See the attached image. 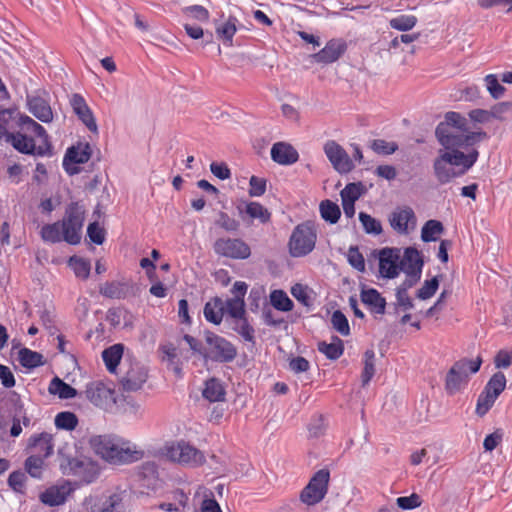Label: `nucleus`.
I'll use <instances>...</instances> for the list:
<instances>
[{"mask_svg": "<svg viewBox=\"0 0 512 512\" xmlns=\"http://www.w3.org/2000/svg\"><path fill=\"white\" fill-rule=\"evenodd\" d=\"M478 156L479 153L476 149H472L467 154L461 151H440V155L435 159L433 165L435 176L440 183H447L457 175L454 166H462L468 170L477 161Z\"/></svg>", "mask_w": 512, "mask_h": 512, "instance_id": "nucleus-1", "label": "nucleus"}, {"mask_svg": "<svg viewBox=\"0 0 512 512\" xmlns=\"http://www.w3.org/2000/svg\"><path fill=\"white\" fill-rule=\"evenodd\" d=\"M435 135L439 143L446 149L445 152L459 151L460 148L474 146L488 137L484 131H459L449 129V126L443 124L437 126Z\"/></svg>", "mask_w": 512, "mask_h": 512, "instance_id": "nucleus-2", "label": "nucleus"}, {"mask_svg": "<svg viewBox=\"0 0 512 512\" xmlns=\"http://www.w3.org/2000/svg\"><path fill=\"white\" fill-rule=\"evenodd\" d=\"M482 364V359H461L454 363L446 376V390L449 394L460 391L468 382L469 375L476 373Z\"/></svg>", "mask_w": 512, "mask_h": 512, "instance_id": "nucleus-3", "label": "nucleus"}, {"mask_svg": "<svg viewBox=\"0 0 512 512\" xmlns=\"http://www.w3.org/2000/svg\"><path fill=\"white\" fill-rule=\"evenodd\" d=\"M317 233L313 225L305 222L297 225L288 242L289 253L292 257H303L315 248Z\"/></svg>", "mask_w": 512, "mask_h": 512, "instance_id": "nucleus-4", "label": "nucleus"}, {"mask_svg": "<svg viewBox=\"0 0 512 512\" xmlns=\"http://www.w3.org/2000/svg\"><path fill=\"white\" fill-rule=\"evenodd\" d=\"M85 210L78 202H73L66 208L65 216L61 222L63 239L71 245L81 240Z\"/></svg>", "mask_w": 512, "mask_h": 512, "instance_id": "nucleus-5", "label": "nucleus"}, {"mask_svg": "<svg viewBox=\"0 0 512 512\" xmlns=\"http://www.w3.org/2000/svg\"><path fill=\"white\" fill-rule=\"evenodd\" d=\"M236 355V347L227 339L213 332L205 333L204 359L224 363L231 362Z\"/></svg>", "mask_w": 512, "mask_h": 512, "instance_id": "nucleus-6", "label": "nucleus"}, {"mask_svg": "<svg viewBox=\"0 0 512 512\" xmlns=\"http://www.w3.org/2000/svg\"><path fill=\"white\" fill-rule=\"evenodd\" d=\"M65 474L78 477L82 482L89 484L99 475V467L87 457H67L61 463Z\"/></svg>", "mask_w": 512, "mask_h": 512, "instance_id": "nucleus-7", "label": "nucleus"}, {"mask_svg": "<svg viewBox=\"0 0 512 512\" xmlns=\"http://www.w3.org/2000/svg\"><path fill=\"white\" fill-rule=\"evenodd\" d=\"M165 455L179 464L198 466L204 463L203 453L184 441L173 442L165 446Z\"/></svg>", "mask_w": 512, "mask_h": 512, "instance_id": "nucleus-8", "label": "nucleus"}, {"mask_svg": "<svg viewBox=\"0 0 512 512\" xmlns=\"http://www.w3.org/2000/svg\"><path fill=\"white\" fill-rule=\"evenodd\" d=\"M330 473L327 469L317 471L302 490L300 499L308 506L321 502L328 492Z\"/></svg>", "mask_w": 512, "mask_h": 512, "instance_id": "nucleus-9", "label": "nucleus"}, {"mask_svg": "<svg viewBox=\"0 0 512 512\" xmlns=\"http://www.w3.org/2000/svg\"><path fill=\"white\" fill-rule=\"evenodd\" d=\"M143 451L138 449L132 442L117 436L107 457L111 464H129L143 458Z\"/></svg>", "mask_w": 512, "mask_h": 512, "instance_id": "nucleus-10", "label": "nucleus"}, {"mask_svg": "<svg viewBox=\"0 0 512 512\" xmlns=\"http://www.w3.org/2000/svg\"><path fill=\"white\" fill-rule=\"evenodd\" d=\"M324 153L330 161L332 167L340 174H348L354 168V162L345 149L334 140H329L324 144Z\"/></svg>", "mask_w": 512, "mask_h": 512, "instance_id": "nucleus-11", "label": "nucleus"}, {"mask_svg": "<svg viewBox=\"0 0 512 512\" xmlns=\"http://www.w3.org/2000/svg\"><path fill=\"white\" fill-rule=\"evenodd\" d=\"M7 143L11 144L17 151L23 154L37 156H50L52 154L50 143H40L37 146L33 138L21 132L9 135Z\"/></svg>", "mask_w": 512, "mask_h": 512, "instance_id": "nucleus-12", "label": "nucleus"}, {"mask_svg": "<svg viewBox=\"0 0 512 512\" xmlns=\"http://www.w3.org/2000/svg\"><path fill=\"white\" fill-rule=\"evenodd\" d=\"M216 254L232 259H246L251 250L247 243L238 238H220L214 243Z\"/></svg>", "mask_w": 512, "mask_h": 512, "instance_id": "nucleus-13", "label": "nucleus"}, {"mask_svg": "<svg viewBox=\"0 0 512 512\" xmlns=\"http://www.w3.org/2000/svg\"><path fill=\"white\" fill-rule=\"evenodd\" d=\"M85 394L91 403L102 409L111 408L116 402L115 391L103 382L89 383Z\"/></svg>", "mask_w": 512, "mask_h": 512, "instance_id": "nucleus-14", "label": "nucleus"}, {"mask_svg": "<svg viewBox=\"0 0 512 512\" xmlns=\"http://www.w3.org/2000/svg\"><path fill=\"white\" fill-rule=\"evenodd\" d=\"M379 274L386 279L396 278L400 273V249L382 248L378 252Z\"/></svg>", "mask_w": 512, "mask_h": 512, "instance_id": "nucleus-15", "label": "nucleus"}, {"mask_svg": "<svg viewBox=\"0 0 512 512\" xmlns=\"http://www.w3.org/2000/svg\"><path fill=\"white\" fill-rule=\"evenodd\" d=\"M416 216L412 208L408 206L396 208L389 216V223L393 230L399 234H409L415 229Z\"/></svg>", "mask_w": 512, "mask_h": 512, "instance_id": "nucleus-16", "label": "nucleus"}, {"mask_svg": "<svg viewBox=\"0 0 512 512\" xmlns=\"http://www.w3.org/2000/svg\"><path fill=\"white\" fill-rule=\"evenodd\" d=\"M74 487L71 482L63 481L57 485L47 488L40 494V500L48 506H59L66 502L67 498L73 493Z\"/></svg>", "mask_w": 512, "mask_h": 512, "instance_id": "nucleus-17", "label": "nucleus"}, {"mask_svg": "<svg viewBox=\"0 0 512 512\" xmlns=\"http://www.w3.org/2000/svg\"><path fill=\"white\" fill-rule=\"evenodd\" d=\"M90 157V145L88 143H79L67 150L63 160V166L68 174L73 175L78 173L79 170L71 164H84L90 159Z\"/></svg>", "mask_w": 512, "mask_h": 512, "instance_id": "nucleus-18", "label": "nucleus"}, {"mask_svg": "<svg viewBox=\"0 0 512 512\" xmlns=\"http://www.w3.org/2000/svg\"><path fill=\"white\" fill-rule=\"evenodd\" d=\"M69 103L73 109V112L78 116V118L88 128V130L97 134L98 126L96 120L85 99L80 94L75 93L71 95Z\"/></svg>", "mask_w": 512, "mask_h": 512, "instance_id": "nucleus-19", "label": "nucleus"}, {"mask_svg": "<svg viewBox=\"0 0 512 512\" xmlns=\"http://www.w3.org/2000/svg\"><path fill=\"white\" fill-rule=\"evenodd\" d=\"M147 379V371L144 366L134 363L121 378V385L124 391L132 392L139 390Z\"/></svg>", "mask_w": 512, "mask_h": 512, "instance_id": "nucleus-20", "label": "nucleus"}, {"mask_svg": "<svg viewBox=\"0 0 512 512\" xmlns=\"http://www.w3.org/2000/svg\"><path fill=\"white\" fill-rule=\"evenodd\" d=\"M271 158L280 165H291L298 161L299 154L290 144L278 142L271 148Z\"/></svg>", "mask_w": 512, "mask_h": 512, "instance_id": "nucleus-21", "label": "nucleus"}, {"mask_svg": "<svg viewBox=\"0 0 512 512\" xmlns=\"http://www.w3.org/2000/svg\"><path fill=\"white\" fill-rule=\"evenodd\" d=\"M345 44L340 40H330L325 47L313 55L317 63H332L340 58L345 51Z\"/></svg>", "mask_w": 512, "mask_h": 512, "instance_id": "nucleus-22", "label": "nucleus"}, {"mask_svg": "<svg viewBox=\"0 0 512 512\" xmlns=\"http://www.w3.org/2000/svg\"><path fill=\"white\" fill-rule=\"evenodd\" d=\"M400 271L405 274H421L423 261L420 253L415 248L409 247L404 251V255L400 257Z\"/></svg>", "mask_w": 512, "mask_h": 512, "instance_id": "nucleus-23", "label": "nucleus"}, {"mask_svg": "<svg viewBox=\"0 0 512 512\" xmlns=\"http://www.w3.org/2000/svg\"><path fill=\"white\" fill-rule=\"evenodd\" d=\"M27 104L29 111L40 121L49 123L53 120V112L49 103L42 97H28Z\"/></svg>", "mask_w": 512, "mask_h": 512, "instance_id": "nucleus-24", "label": "nucleus"}, {"mask_svg": "<svg viewBox=\"0 0 512 512\" xmlns=\"http://www.w3.org/2000/svg\"><path fill=\"white\" fill-rule=\"evenodd\" d=\"M29 446L33 449L35 456H41L43 459L49 457L53 453L52 435L46 432L34 435L29 440Z\"/></svg>", "mask_w": 512, "mask_h": 512, "instance_id": "nucleus-25", "label": "nucleus"}, {"mask_svg": "<svg viewBox=\"0 0 512 512\" xmlns=\"http://www.w3.org/2000/svg\"><path fill=\"white\" fill-rule=\"evenodd\" d=\"M116 438L117 435L114 434L94 435L89 439V446L95 454L106 461Z\"/></svg>", "mask_w": 512, "mask_h": 512, "instance_id": "nucleus-26", "label": "nucleus"}, {"mask_svg": "<svg viewBox=\"0 0 512 512\" xmlns=\"http://www.w3.org/2000/svg\"><path fill=\"white\" fill-rule=\"evenodd\" d=\"M361 301L370 309L372 313L384 314L386 308V300L374 288L363 289L361 291Z\"/></svg>", "mask_w": 512, "mask_h": 512, "instance_id": "nucleus-27", "label": "nucleus"}, {"mask_svg": "<svg viewBox=\"0 0 512 512\" xmlns=\"http://www.w3.org/2000/svg\"><path fill=\"white\" fill-rule=\"evenodd\" d=\"M225 394V388L220 380L211 378L205 382L202 395L209 402L224 401Z\"/></svg>", "mask_w": 512, "mask_h": 512, "instance_id": "nucleus-28", "label": "nucleus"}, {"mask_svg": "<svg viewBox=\"0 0 512 512\" xmlns=\"http://www.w3.org/2000/svg\"><path fill=\"white\" fill-rule=\"evenodd\" d=\"M122 344H114L102 352V358L110 373H115L123 355Z\"/></svg>", "mask_w": 512, "mask_h": 512, "instance_id": "nucleus-29", "label": "nucleus"}, {"mask_svg": "<svg viewBox=\"0 0 512 512\" xmlns=\"http://www.w3.org/2000/svg\"><path fill=\"white\" fill-rule=\"evenodd\" d=\"M205 319L213 324H220L224 316V301L218 297L207 302L204 307Z\"/></svg>", "mask_w": 512, "mask_h": 512, "instance_id": "nucleus-30", "label": "nucleus"}, {"mask_svg": "<svg viewBox=\"0 0 512 512\" xmlns=\"http://www.w3.org/2000/svg\"><path fill=\"white\" fill-rule=\"evenodd\" d=\"M18 361L23 367L27 369H34L44 365L45 363L44 357L41 353L30 350L28 348H21L18 351Z\"/></svg>", "mask_w": 512, "mask_h": 512, "instance_id": "nucleus-31", "label": "nucleus"}, {"mask_svg": "<svg viewBox=\"0 0 512 512\" xmlns=\"http://www.w3.org/2000/svg\"><path fill=\"white\" fill-rule=\"evenodd\" d=\"M238 20L235 17H229L224 23L217 24L215 27L217 37L229 46L232 45Z\"/></svg>", "mask_w": 512, "mask_h": 512, "instance_id": "nucleus-32", "label": "nucleus"}, {"mask_svg": "<svg viewBox=\"0 0 512 512\" xmlns=\"http://www.w3.org/2000/svg\"><path fill=\"white\" fill-rule=\"evenodd\" d=\"M50 394L58 395L61 399H71L77 395L75 388L65 383L58 377H54L48 387Z\"/></svg>", "mask_w": 512, "mask_h": 512, "instance_id": "nucleus-33", "label": "nucleus"}, {"mask_svg": "<svg viewBox=\"0 0 512 512\" xmlns=\"http://www.w3.org/2000/svg\"><path fill=\"white\" fill-rule=\"evenodd\" d=\"M19 123L25 132H31L40 138L41 143H50L48 134L44 127L34 121L31 117L23 115L19 118Z\"/></svg>", "mask_w": 512, "mask_h": 512, "instance_id": "nucleus-34", "label": "nucleus"}, {"mask_svg": "<svg viewBox=\"0 0 512 512\" xmlns=\"http://www.w3.org/2000/svg\"><path fill=\"white\" fill-rule=\"evenodd\" d=\"M99 292L108 298L121 299L125 297L126 285L119 281L106 282L100 286Z\"/></svg>", "mask_w": 512, "mask_h": 512, "instance_id": "nucleus-35", "label": "nucleus"}, {"mask_svg": "<svg viewBox=\"0 0 512 512\" xmlns=\"http://www.w3.org/2000/svg\"><path fill=\"white\" fill-rule=\"evenodd\" d=\"M232 329L241 335L245 341L254 343L255 331L254 328L249 324L245 315L232 320Z\"/></svg>", "mask_w": 512, "mask_h": 512, "instance_id": "nucleus-36", "label": "nucleus"}, {"mask_svg": "<svg viewBox=\"0 0 512 512\" xmlns=\"http://www.w3.org/2000/svg\"><path fill=\"white\" fill-rule=\"evenodd\" d=\"M444 227L438 220H428L421 230V239L424 242H433L442 234Z\"/></svg>", "mask_w": 512, "mask_h": 512, "instance_id": "nucleus-37", "label": "nucleus"}, {"mask_svg": "<svg viewBox=\"0 0 512 512\" xmlns=\"http://www.w3.org/2000/svg\"><path fill=\"white\" fill-rule=\"evenodd\" d=\"M41 238L45 242L58 243L63 239V230L60 222L46 224L41 229Z\"/></svg>", "mask_w": 512, "mask_h": 512, "instance_id": "nucleus-38", "label": "nucleus"}, {"mask_svg": "<svg viewBox=\"0 0 512 512\" xmlns=\"http://www.w3.org/2000/svg\"><path fill=\"white\" fill-rule=\"evenodd\" d=\"M54 424L57 429L73 431L78 425V418L73 412L64 411L55 416Z\"/></svg>", "mask_w": 512, "mask_h": 512, "instance_id": "nucleus-39", "label": "nucleus"}, {"mask_svg": "<svg viewBox=\"0 0 512 512\" xmlns=\"http://www.w3.org/2000/svg\"><path fill=\"white\" fill-rule=\"evenodd\" d=\"M270 302L272 306L283 312L293 309V302L283 290H274L270 294Z\"/></svg>", "mask_w": 512, "mask_h": 512, "instance_id": "nucleus-40", "label": "nucleus"}, {"mask_svg": "<svg viewBox=\"0 0 512 512\" xmlns=\"http://www.w3.org/2000/svg\"><path fill=\"white\" fill-rule=\"evenodd\" d=\"M320 213L321 217L331 224H335L341 216L339 206L330 200H324L321 202Z\"/></svg>", "mask_w": 512, "mask_h": 512, "instance_id": "nucleus-41", "label": "nucleus"}, {"mask_svg": "<svg viewBox=\"0 0 512 512\" xmlns=\"http://www.w3.org/2000/svg\"><path fill=\"white\" fill-rule=\"evenodd\" d=\"M228 314L232 320L245 315L244 299L233 297L224 302V314Z\"/></svg>", "mask_w": 512, "mask_h": 512, "instance_id": "nucleus-42", "label": "nucleus"}, {"mask_svg": "<svg viewBox=\"0 0 512 512\" xmlns=\"http://www.w3.org/2000/svg\"><path fill=\"white\" fill-rule=\"evenodd\" d=\"M375 353L369 349L364 353V368L361 374L362 386H366L375 374Z\"/></svg>", "mask_w": 512, "mask_h": 512, "instance_id": "nucleus-43", "label": "nucleus"}, {"mask_svg": "<svg viewBox=\"0 0 512 512\" xmlns=\"http://www.w3.org/2000/svg\"><path fill=\"white\" fill-rule=\"evenodd\" d=\"M245 213L252 219H258L261 223L270 220V212L258 202H249L245 205Z\"/></svg>", "mask_w": 512, "mask_h": 512, "instance_id": "nucleus-44", "label": "nucleus"}, {"mask_svg": "<svg viewBox=\"0 0 512 512\" xmlns=\"http://www.w3.org/2000/svg\"><path fill=\"white\" fill-rule=\"evenodd\" d=\"M441 124L449 126V129L459 131L470 130L468 120L457 112H448L445 115V121Z\"/></svg>", "mask_w": 512, "mask_h": 512, "instance_id": "nucleus-45", "label": "nucleus"}, {"mask_svg": "<svg viewBox=\"0 0 512 512\" xmlns=\"http://www.w3.org/2000/svg\"><path fill=\"white\" fill-rule=\"evenodd\" d=\"M160 351L162 353V361L166 362L175 373L179 374L181 370L176 361L178 357L176 347L173 344H165L160 346Z\"/></svg>", "mask_w": 512, "mask_h": 512, "instance_id": "nucleus-46", "label": "nucleus"}, {"mask_svg": "<svg viewBox=\"0 0 512 512\" xmlns=\"http://www.w3.org/2000/svg\"><path fill=\"white\" fill-rule=\"evenodd\" d=\"M359 220L367 234L379 235L382 232V225L379 220L373 218L371 215L360 212Z\"/></svg>", "mask_w": 512, "mask_h": 512, "instance_id": "nucleus-47", "label": "nucleus"}, {"mask_svg": "<svg viewBox=\"0 0 512 512\" xmlns=\"http://www.w3.org/2000/svg\"><path fill=\"white\" fill-rule=\"evenodd\" d=\"M506 387V377L502 372L495 373L485 386L488 392L498 398Z\"/></svg>", "mask_w": 512, "mask_h": 512, "instance_id": "nucleus-48", "label": "nucleus"}, {"mask_svg": "<svg viewBox=\"0 0 512 512\" xmlns=\"http://www.w3.org/2000/svg\"><path fill=\"white\" fill-rule=\"evenodd\" d=\"M416 23L417 18L414 15H399L389 21L390 26L399 31L411 30Z\"/></svg>", "mask_w": 512, "mask_h": 512, "instance_id": "nucleus-49", "label": "nucleus"}, {"mask_svg": "<svg viewBox=\"0 0 512 512\" xmlns=\"http://www.w3.org/2000/svg\"><path fill=\"white\" fill-rule=\"evenodd\" d=\"M318 349L331 360L338 359L343 353V345L339 339L334 343L321 342L318 344Z\"/></svg>", "mask_w": 512, "mask_h": 512, "instance_id": "nucleus-50", "label": "nucleus"}, {"mask_svg": "<svg viewBox=\"0 0 512 512\" xmlns=\"http://www.w3.org/2000/svg\"><path fill=\"white\" fill-rule=\"evenodd\" d=\"M69 265L72 267L75 275L82 279H87L90 274L91 265L90 262L77 257H71Z\"/></svg>", "mask_w": 512, "mask_h": 512, "instance_id": "nucleus-51", "label": "nucleus"}, {"mask_svg": "<svg viewBox=\"0 0 512 512\" xmlns=\"http://www.w3.org/2000/svg\"><path fill=\"white\" fill-rule=\"evenodd\" d=\"M496 397H494L491 392H488L486 389L479 395L476 406V413L479 416L485 415L493 404L496 401Z\"/></svg>", "mask_w": 512, "mask_h": 512, "instance_id": "nucleus-52", "label": "nucleus"}, {"mask_svg": "<svg viewBox=\"0 0 512 512\" xmlns=\"http://www.w3.org/2000/svg\"><path fill=\"white\" fill-rule=\"evenodd\" d=\"M362 194L361 183H349L341 191L340 196L342 202H356Z\"/></svg>", "mask_w": 512, "mask_h": 512, "instance_id": "nucleus-53", "label": "nucleus"}, {"mask_svg": "<svg viewBox=\"0 0 512 512\" xmlns=\"http://www.w3.org/2000/svg\"><path fill=\"white\" fill-rule=\"evenodd\" d=\"M486 88L494 99H499L504 95L505 88L499 83L494 74H489L484 78Z\"/></svg>", "mask_w": 512, "mask_h": 512, "instance_id": "nucleus-54", "label": "nucleus"}, {"mask_svg": "<svg viewBox=\"0 0 512 512\" xmlns=\"http://www.w3.org/2000/svg\"><path fill=\"white\" fill-rule=\"evenodd\" d=\"M333 328L341 335L347 336L350 333V327L346 316L339 310L334 311L331 317Z\"/></svg>", "mask_w": 512, "mask_h": 512, "instance_id": "nucleus-55", "label": "nucleus"}, {"mask_svg": "<svg viewBox=\"0 0 512 512\" xmlns=\"http://www.w3.org/2000/svg\"><path fill=\"white\" fill-rule=\"evenodd\" d=\"M349 264L359 272L365 271V260L357 246H351L347 253Z\"/></svg>", "mask_w": 512, "mask_h": 512, "instance_id": "nucleus-56", "label": "nucleus"}, {"mask_svg": "<svg viewBox=\"0 0 512 512\" xmlns=\"http://www.w3.org/2000/svg\"><path fill=\"white\" fill-rule=\"evenodd\" d=\"M183 13L200 22H207L209 20V11L201 5H192L183 8Z\"/></svg>", "mask_w": 512, "mask_h": 512, "instance_id": "nucleus-57", "label": "nucleus"}, {"mask_svg": "<svg viewBox=\"0 0 512 512\" xmlns=\"http://www.w3.org/2000/svg\"><path fill=\"white\" fill-rule=\"evenodd\" d=\"M44 459L41 456L31 455L25 462L27 472L34 478H39L42 473Z\"/></svg>", "mask_w": 512, "mask_h": 512, "instance_id": "nucleus-58", "label": "nucleus"}, {"mask_svg": "<svg viewBox=\"0 0 512 512\" xmlns=\"http://www.w3.org/2000/svg\"><path fill=\"white\" fill-rule=\"evenodd\" d=\"M371 148L378 154L391 155L398 149V145L395 142L376 139L372 142Z\"/></svg>", "mask_w": 512, "mask_h": 512, "instance_id": "nucleus-59", "label": "nucleus"}, {"mask_svg": "<svg viewBox=\"0 0 512 512\" xmlns=\"http://www.w3.org/2000/svg\"><path fill=\"white\" fill-rule=\"evenodd\" d=\"M438 286L439 282L436 277L426 280L423 286L418 290L417 297L422 300L431 298L437 291Z\"/></svg>", "mask_w": 512, "mask_h": 512, "instance_id": "nucleus-60", "label": "nucleus"}, {"mask_svg": "<svg viewBox=\"0 0 512 512\" xmlns=\"http://www.w3.org/2000/svg\"><path fill=\"white\" fill-rule=\"evenodd\" d=\"M39 317L43 327L50 335H54L57 332V328L55 326V316L53 312L48 309H42L39 311Z\"/></svg>", "mask_w": 512, "mask_h": 512, "instance_id": "nucleus-61", "label": "nucleus"}, {"mask_svg": "<svg viewBox=\"0 0 512 512\" xmlns=\"http://www.w3.org/2000/svg\"><path fill=\"white\" fill-rule=\"evenodd\" d=\"M291 294L296 300H298L304 306L311 305V297L309 295V290L307 286H304L302 284H295L291 288Z\"/></svg>", "mask_w": 512, "mask_h": 512, "instance_id": "nucleus-62", "label": "nucleus"}, {"mask_svg": "<svg viewBox=\"0 0 512 512\" xmlns=\"http://www.w3.org/2000/svg\"><path fill=\"white\" fill-rule=\"evenodd\" d=\"M396 504L403 510H410L419 507L421 505V499L418 494L413 493L410 496L398 497Z\"/></svg>", "mask_w": 512, "mask_h": 512, "instance_id": "nucleus-63", "label": "nucleus"}, {"mask_svg": "<svg viewBox=\"0 0 512 512\" xmlns=\"http://www.w3.org/2000/svg\"><path fill=\"white\" fill-rule=\"evenodd\" d=\"M87 235L89 239L97 245H101L105 240V231L97 222L88 225Z\"/></svg>", "mask_w": 512, "mask_h": 512, "instance_id": "nucleus-64", "label": "nucleus"}]
</instances>
